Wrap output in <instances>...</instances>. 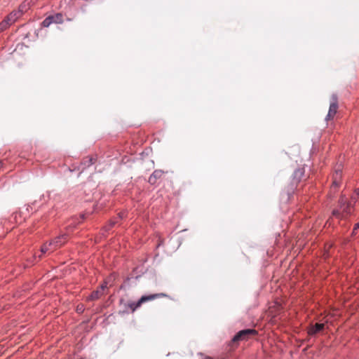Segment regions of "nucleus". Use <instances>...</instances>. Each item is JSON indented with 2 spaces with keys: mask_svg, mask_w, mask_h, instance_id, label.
Wrapping results in <instances>:
<instances>
[{
  "mask_svg": "<svg viewBox=\"0 0 359 359\" xmlns=\"http://www.w3.org/2000/svg\"><path fill=\"white\" fill-rule=\"evenodd\" d=\"M359 229V224H355V227H354V229H353V232H355V231L356 229Z\"/></svg>",
  "mask_w": 359,
  "mask_h": 359,
  "instance_id": "17",
  "label": "nucleus"
},
{
  "mask_svg": "<svg viewBox=\"0 0 359 359\" xmlns=\"http://www.w3.org/2000/svg\"><path fill=\"white\" fill-rule=\"evenodd\" d=\"M115 222H111L110 223V227H111L112 226H114L115 224Z\"/></svg>",
  "mask_w": 359,
  "mask_h": 359,
  "instance_id": "19",
  "label": "nucleus"
},
{
  "mask_svg": "<svg viewBox=\"0 0 359 359\" xmlns=\"http://www.w3.org/2000/svg\"><path fill=\"white\" fill-rule=\"evenodd\" d=\"M53 18V23L61 24L63 22V16L60 13H57L56 15H51Z\"/></svg>",
  "mask_w": 359,
  "mask_h": 359,
  "instance_id": "11",
  "label": "nucleus"
},
{
  "mask_svg": "<svg viewBox=\"0 0 359 359\" xmlns=\"http://www.w3.org/2000/svg\"><path fill=\"white\" fill-rule=\"evenodd\" d=\"M325 324L323 323H316L314 326L311 327L309 330V334L313 335L324 329Z\"/></svg>",
  "mask_w": 359,
  "mask_h": 359,
  "instance_id": "10",
  "label": "nucleus"
},
{
  "mask_svg": "<svg viewBox=\"0 0 359 359\" xmlns=\"http://www.w3.org/2000/svg\"><path fill=\"white\" fill-rule=\"evenodd\" d=\"M1 166H2V163L0 162V168H1Z\"/></svg>",
  "mask_w": 359,
  "mask_h": 359,
  "instance_id": "23",
  "label": "nucleus"
},
{
  "mask_svg": "<svg viewBox=\"0 0 359 359\" xmlns=\"http://www.w3.org/2000/svg\"><path fill=\"white\" fill-rule=\"evenodd\" d=\"M81 310H82V308H79V307H78V308H77V311H81Z\"/></svg>",
  "mask_w": 359,
  "mask_h": 359,
  "instance_id": "20",
  "label": "nucleus"
},
{
  "mask_svg": "<svg viewBox=\"0 0 359 359\" xmlns=\"http://www.w3.org/2000/svg\"><path fill=\"white\" fill-rule=\"evenodd\" d=\"M207 359H210V358H208Z\"/></svg>",
  "mask_w": 359,
  "mask_h": 359,
  "instance_id": "24",
  "label": "nucleus"
},
{
  "mask_svg": "<svg viewBox=\"0 0 359 359\" xmlns=\"http://www.w3.org/2000/svg\"><path fill=\"white\" fill-rule=\"evenodd\" d=\"M338 110V97L337 95L333 94L330 97V108L326 116L325 120L327 121L334 118Z\"/></svg>",
  "mask_w": 359,
  "mask_h": 359,
  "instance_id": "7",
  "label": "nucleus"
},
{
  "mask_svg": "<svg viewBox=\"0 0 359 359\" xmlns=\"http://www.w3.org/2000/svg\"><path fill=\"white\" fill-rule=\"evenodd\" d=\"M107 283H103V284L100 286V287L99 288V290H101V292H102V293H104V289H105V288H107Z\"/></svg>",
  "mask_w": 359,
  "mask_h": 359,
  "instance_id": "16",
  "label": "nucleus"
},
{
  "mask_svg": "<svg viewBox=\"0 0 359 359\" xmlns=\"http://www.w3.org/2000/svg\"><path fill=\"white\" fill-rule=\"evenodd\" d=\"M53 18L51 15L47 17L41 23V25L44 27H48L53 23Z\"/></svg>",
  "mask_w": 359,
  "mask_h": 359,
  "instance_id": "13",
  "label": "nucleus"
},
{
  "mask_svg": "<svg viewBox=\"0 0 359 359\" xmlns=\"http://www.w3.org/2000/svg\"><path fill=\"white\" fill-rule=\"evenodd\" d=\"M163 173L164 172L161 170H154L149 178V183H150L151 184H155L157 182V180L162 177Z\"/></svg>",
  "mask_w": 359,
  "mask_h": 359,
  "instance_id": "9",
  "label": "nucleus"
},
{
  "mask_svg": "<svg viewBox=\"0 0 359 359\" xmlns=\"http://www.w3.org/2000/svg\"><path fill=\"white\" fill-rule=\"evenodd\" d=\"M355 199H356L355 197H353V196L352 197V200H355Z\"/></svg>",
  "mask_w": 359,
  "mask_h": 359,
  "instance_id": "22",
  "label": "nucleus"
},
{
  "mask_svg": "<svg viewBox=\"0 0 359 359\" xmlns=\"http://www.w3.org/2000/svg\"><path fill=\"white\" fill-rule=\"evenodd\" d=\"M68 239L69 235L67 233H62L55 237L49 243H44L41 248V255L39 257L47 252L49 254L53 252L57 249L63 246L67 242Z\"/></svg>",
  "mask_w": 359,
  "mask_h": 359,
  "instance_id": "1",
  "label": "nucleus"
},
{
  "mask_svg": "<svg viewBox=\"0 0 359 359\" xmlns=\"http://www.w3.org/2000/svg\"><path fill=\"white\" fill-rule=\"evenodd\" d=\"M351 212V204L347 202L346 199L341 197L339 201V208L334 210L332 212L333 215L337 217H344Z\"/></svg>",
  "mask_w": 359,
  "mask_h": 359,
  "instance_id": "3",
  "label": "nucleus"
},
{
  "mask_svg": "<svg viewBox=\"0 0 359 359\" xmlns=\"http://www.w3.org/2000/svg\"><path fill=\"white\" fill-rule=\"evenodd\" d=\"M104 293L101 292L99 289L93 292L90 296L89 297V299L90 300H95L99 299Z\"/></svg>",
  "mask_w": 359,
  "mask_h": 359,
  "instance_id": "12",
  "label": "nucleus"
},
{
  "mask_svg": "<svg viewBox=\"0 0 359 359\" xmlns=\"http://www.w3.org/2000/svg\"><path fill=\"white\" fill-rule=\"evenodd\" d=\"M161 297H170L167 294L165 293H156L149 295H144L142 296L137 302H129L128 304V306L132 312H134L137 308H139L143 303L152 301L154 299H156L157 298Z\"/></svg>",
  "mask_w": 359,
  "mask_h": 359,
  "instance_id": "2",
  "label": "nucleus"
},
{
  "mask_svg": "<svg viewBox=\"0 0 359 359\" xmlns=\"http://www.w3.org/2000/svg\"><path fill=\"white\" fill-rule=\"evenodd\" d=\"M93 158H86L85 160H84V164L86 165H92L93 163Z\"/></svg>",
  "mask_w": 359,
  "mask_h": 359,
  "instance_id": "15",
  "label": "nucleus"
},
{
  "mask_svg": "<svg viewBox=\"0 0 359 359\" xmlns=\"http://www.w3.org/2000/svg\"><path fill=\"white\" fill-rule=\"evenodd\" d=\"M119 217H120V218H122V217H123V214H120V215H119Z\"/></svg>",
  "mask_w": 359,
  "mask_h": 359,
  "instance_id": "21",
  "label": "nucleus"
},
{
  "mask_svg": "<svg viewBox=\"0 0 359 359\" xmlns=\"http://www.w3.org/2000/svg\"><path fill=\"white\" fill-rule=\"evenodd\" d=\"M356 196H359V189L355 191Z\"/></svg>",
  "mask_w": 359,
  "mask_h": 359,
  "instance_id": "18",
  "label": "nucleus"
},
{
  "mask_svg": "<svg viewBox=\"0 0 359 359\" xmlns=\"http://www.w3.org/2000/svg\"><path fill=\"white\" fill-rule=\"evenodd\" d=\"M27 5L25 4H21L19 6V9L18 11H13L10 13L4 20L8 22V24L11 26L13 23H15L18 19H19L22 15L24 11L26 9Z\"/></svg>",
  "mask_w": 359,
  "mask_h": 359,
  "instance_id": "5",
  "label": "nucleus"
},
{
  "mask_svg": "<svg viewBox=\"0 0 359 359\" xmlns=\"http://www.w3.org/2000/svg\"><path fill=\"white\" fill-rule=\"evenodd\" d=\"M304 168L297 169L293 174L292 182L290 186L287 188V193L288 195L294 192L295 187L297 184L301 181V179L304 176Z\"/></svg>",
  "mask_w": 359,
  "mask_h": 359,
  "instance_id": "6",
  "label": "nucleus"
},
{
  "mask_svg": "<svg viewBox=\"0 0 359 359\" xmlns=\"http://www.w3.org/2000/svg\"><path fill=\"white\" fill-rule=\"evenodd\" d=\"M257 334V330L254 329H246L238 332L232 339L233 343H237L239 341L248 340Z\"/></svg>",
  "mask_w": 359,
  "mask_h": 359,
  "instance_id": "4",
  "label": "nucleus"
},
{
  "mask_svg": "<svg viewBox=\"0 0 359 359\" xmlns=\"http://www.w3.org/2000/svg\"><path fill=\"white\" fill-rule=\"evenodd\" d=\"M10 25L8 24V22L4 19L0 22V33L6 29H7Z\"/></svg>",
  "mask_w": 359,
  "mask_h": 359,
  "instance_id": "14",
  "label": "nucleus"
},
{
  "mask_svg": "<svg viewBox=\"0 0 359 359\" xmlns=\"http://www.w3.org/2000/svg\"><path fill=\"white\" fill-rule=\"evenodd\" d=\"M342 177V172H341V166L339 165L337 168L335 169L334 172L333 173V182L331 189L332 190H335L339 186L341 182Z\"/></svg>",
  "mask_w": 359,
  "mask_h": 359,
  "instance_id": "8",
  "label": "nucleus"
}]
</instances>
